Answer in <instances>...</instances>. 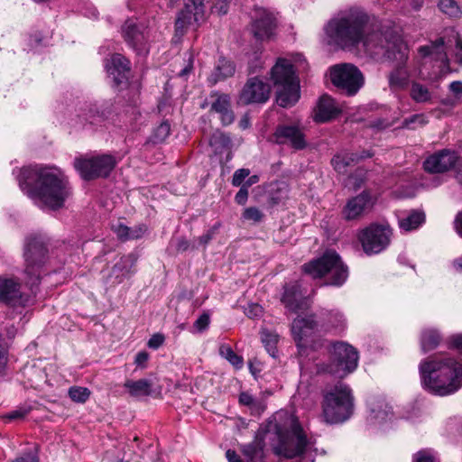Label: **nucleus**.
Listing matches in <instances>:
<instances>
[{
	"label": "nucleus",
	"instance_id": "nucleus-19",
	"mask_svg": "<svg viewBox=\"0 0 462 462\" xmlns=\"http://www.w3.org/2000/svg\"><path fill=\"white\" fill-rule=\"evenodd\" d=\"M184 7L178 13L175 21V32L183 35L192 22H199L204 14V3L199 0H183Z\"/></svg>",
	"mask_w": 462,
	"mask_h": 462
},
{
	"label": "nucleus",
	"instance_id": "nucleus-46",
	"mask_svg": "<svg viewBox=\"0 0 462 462\" xmlns=\"http://www.w3.org/2000/svg\"><path fill=\"white\" fill-rule=\"evenodd\" d=\"M242 217L245 220L253 221L254 223H259L263 219L264 215L256 207H249L244 210Z\"/></svg>",
	"mask_w": 462,
	"mask_h": 462
},
{
	"label": "nucleus",
	"instance_id": "nucleus-63",
	"mask_svg": "<svg viewBox=\"0 0 462 462\" xmlns=\"http://www.w3.org/2000/svg\"><path fill=\"white\" fill-rule=\"evenodd\" d=\"M356 157H357V163L364 160V159H366V158H371L373 157L374 155V152H372L371 151L369 150H363L362 152H355Z\"/></svg>",
	"mask_w": 462,
	"mask_h": 462
},
{
	"label": "nucleus",
	"instance_id": "nucleus-44",
	"mask_svg": "<svg viewBox=\"0 0 462 462\" xmlns=\"http://www.w3.org/2000/svg\"><path fill=\"white\" fill-rule=\"evenodd\" d=\"M427 120L422 114H415L405 118L402 123V128L415 129L416 125L422 126L427 124Z\"/></svg>",
	"mask_w": 462,
	"mask_h": 462
},
{
	"label": "nucleus",
	"instance_id": "nucleus-49",
	"mask_svg": "<svg viewBox=\"0 0 462 462\" xmlns=\"http://www.w3.org/2000/svg\"><path fill=\"white\" fill-rule=\"evenodd\" d=\"M249 174L250 171L248 169L243 168L236 170L232 178V185L235 187L242 186Z\"/></svg>",
	"mask_w": 462,
	"mask_h": 462
},
{
	"label": "nucleus",
	"instance_id": "nucleus-57",
	"mask_svg": "<svg viewBox=\"0 0 462 462\" xmlns=\"http://www.w3.org/2000/svg\"><path fill=\"white\" fill-rule=\"evenodd\" d=\"M149 354L146 351L138 352L135 356L134 363L138 366L143 367L148 361Z\"/></svg>",
	"mask_w": 462,
	"mask_h": 462
},
{
	"label": "nucleus",
	"instance_id": "nucleus-56",
	"mask_svg": "<svg viewBox=\"0 0 462 462\" xmlns=\"http://www.w3.org/2000/svg\"><path fill=\"white\" fill-rule=\"evenodd\" d=\"M449 344L451 347L456 348L462 354V334L450 337Z\"/></svg>",
	"mask_w": 462,
	"mask_h": 462
},
{
	"label": "nucleus",
	"instance_id": "nucleus-34",
	"mask_svg": "<svg viewBox=\"0 0 462 462\" xmlns=\"http://www.w3.org/2000/svg\"><path fill=\"white\" fill-rule=\"evenodd\" d=\"M357 163V157L354 152H344L335 154L331 159L333 169L339 174H345L348 167Z\"/></svg>",
	"mask_w": 462,
	"mask_h": 462
},
{
	"label": "nucleus",
	"instance_id": "nucleus-20",
	"mask_svg": "<svg viewBox=\"0 0 462 462\" xmlns=\"http://www.w3.org/2000/svg\"><path fill=\"white\" fill-rule=\"evenodd\" d=\"M20 283L13 278H0V302L17 307L28 304L29 296L20 291Z\"/></svg>",
	"mask_w": 462,
	"mask_h": 462
},
{
	"label": "nucleus",
	"instance_id": "nucleus-8",
	"mask_svg": "<svg viewBox=\"0 0 462 462\" xmlns=\"http://www.w3.org/2000/svg\"><path fill=\"white\" fill-rule=\"evenodd\" d=\"M387 48L378 57L383 56L388 59L394 60L396 65L388 75L389 87L392 90L404 89L410 80V72L406 68L408 60V50L400 37L396 34L390 33L388 38Z\"/></svg>",
	"mask_w": 462,
	"mask_h": 462
},
{
	"label": "nucleus",
	"instance_id": "nucleus-52",
	"mask_svg": "<svg viewBox=\"0 0 462 462\" xmlns=\"http://www.w3.org/2000/svg\"><path fill=\"white\" fill-rule=\"evenodd\" d=\"M414 462H435L434 457L430 450L422 449L413 456Z\"/></svg>",
	"mask_w": 462,
	"mask_h": 462
},
{
	"label": "nucleus",
	"instance_id": "nucleus-30",
	"mask_svg": "<svg viewBox=\"0 0 462 462\" xmlns=\"http://www.w3.org/2000/svg\"><path fill=\"white\" fill-rule=\"evenodd\" d=\"M236 71L235 63L225 57H219L213 71L211 72L208 81L211 85H215L219 81L225 80L232 77Z\"/></svg>",
	"mask_w": 462,
	"mask_h": 462
},
{
	"label": "nucleus",
	"instance_id": "nucleus-59",
	"mask_svg": "<svg viewBox=\"0 0 462 462\" xmlns=\"http://www.w3.org/2000/svg\"><path fill=\"white\" fill-rule=\"evenodd\" d=\"M226 457L228 462H244L243 459L237 455L235 450L228 449L226 452Z\"/></svg>",
	"mask_w": 462,
	"mask_h": 462
},
{
	"label": "nucleus",
	"instance_id": "nucleus-29",
	"mask_svg": "<svg viewBox=\"0 0 462 462\" xmlns=\"http://www.w3.org/2000/svg\"><path fill=\"white\" fill-rule=\"evenodd\" d=\"M209 145L213 148L216 154L226 152V162L232 159V140L228 134L219 130L214 132L209 138Z\"/></svg>",
	"mask_w": 462,
	"mask_h": 462
},
{
	"label": "nucleus",
	"instance_id": "nucleus-15",
	"mask_svg": "<svg viewBox=\"0 0 462 462\" xmlns=\"http://www.w3.org/2000/svg\"><path fill=\"white\" fill-rule=\"evenodd\" d=\"M273 140L279 145H289L296 151L308 146L303 127L297 124L278 125L273 134Z\"/></svg>",
	"mask_w": 462,
	"mask_h": 462
},
{
	"label": "nucleus",
	"instance_id": "nucleus-61",
	"mask_svg": "<svg viewBox=\"0 0 462 462\" xmlns=\"http://www.w3.org/2000/svg\"><path fill=\"white\" fill-rule=\"evenodd\" d=\"M239 402L245 405L250 406L254 402V398L249 393H242L239 396Z\"/></svg>",
	"mask_w": 462,
	"mask_h": 462
},
{
	"label": "nucleus",
	"instance_id": "nucleus-64",
	"mask_svg": "<svg viewBox=\"0 0 462 462\" xmlns=\"http://www.w3.org/2000/svg\"><path fill=\"white\" fill-rule=\"evenodd\" d=\"M456 179L458 181V183L462 186V156H461V160L459 161V162L457 166Z\"/></svg>",
	"mask_w": 462,
	"mask_h": 462
},
{
	"label": "nucleus",
	"instance_id": "nucleus-37",
	"mask_svg": "<svg viewBox=\"0 0 462 462\" xmlns=\"http://www.w3.org/2000/svg\"><path fill=\"white\" fill-rule=\"evenodd\" d=\"M278 340L279 336L277 334L270 332L268 330H263L262 332V342L268 354L273 358H276L277 356Z\"/></svg>",
	"mask_w": 462,
	"mask_h": 462
},
{
	"label": "nucleus",
	"instance_id": "nucleus-53",
	"mask_svg": "<svg viewBox=\"0 0 462 462\" xmlns=\"http://www.w3.org/2000/svg\"><path fill=\"white\" fill-rule=\"evenodd\" d=\"M164 336L162 334L157 333L152 336L149 339L147 346L152 349L159 348L164 342Z\"/></svg>",
	"mask_w": 462,
	"mask_h": 462
},
{
	"label": "nucleus",
	"instance_id": "nucleus-35",
	"mask_svg": "<svg viewBox=\"0 0 462 462\" xmlns=\"http://www.w3.org/2000/svg\"><path fill=\"white\" fill-rule=\"evenodd\" d=\"M440 342V336L435 329H425L420 336V347L423 353L435 349Z\"/></svg>",
	"mask_w": 462,
	"mask_h": 462
},
{
	"label": "nucleus",
	"instance_id": "nucleus-16",
	"mask_svg": "<svg viewBox=\"0 0 462 462\" xmlns=\"http://www.w3.org/2000/svg\"><path fill=\"white\" fill-rule=\"evenodd\" d=\"M123 35L138 55H146L149 52L147 28L143 23L132 19L125 21Z\"/></svg>",
	"mask_w": 462,
	"mask_h": 462
},
{
	"label": "nucleus",
	"instance_id": "nucleus-27",
	"mask_svg": "<svg viewBox=\"0 0 462 462\" xmlns=\"http://www.w3.org/2000/svg\"><path fill=\"white\" fill-rule=\"evenodd\" d=\"M340 112V109L336 106L335 100L328 95H323L314 109L313 119L317 123H326L337 117Z\"/></svg>",
	"mask_w": 462,
	"mask_h": 462
},
{
	"label": "nucleus",
	"instance_id": "nucleus-25",
	"mask_svg": "<svg viewBox=\"0 0 462 462\" xmlns=\"http://www.w3.org/2000/svg\"><path fill=\"white\" fill-rule=\"evenodd\" d=\"M135 263L136 258L134 254L123 255L110 270L106 276V283L109 286H116L123 282L130 274L131 269L134 266Z\"/></svg>",
	"mask_w": 462,
	"mask_h": 462
},
{
	"label": "nucleus",
	"instance_id": "nucleus-3",
	"mask_svg": "<svg viewBox=\"0 0 462 462\" xmlns=\"http://www.w3.org/2000/svg\"><path fill=\"white\" fill-rule=\"evenodd\" d=\"M421 384L430 393L445 396L462 386V362L443 354H435L419 365Z\"/></svg>",
	"mask_w": 462,
	"mask_h": 462
},
{
	"label": "nucleus",
	"instance_id": "nucleus-38",
	"mask_svg": "<svg viewBox=\"0 0 462 462\" xmlns=\"http://www.w3.org/2000/svg\"><path fill=\"white\" fill-rule=\"evenodd\" d=\"M410 95L417 103H425L431 98V94L428 88L418 82L411 84Z\"/></svg>",
	"mask_w": 462,
	"mask_h": 462
},
{
	"label": "nucleus",
	"instance_id": "nucleus-26",
	"mask_svg": "<svg viewBox=\"0 0 462 462\" xmlns=\"http://www.w3.org/2000/svg\"><path fill=\"white\" fill-rule=\"evenodd\" d=\"M211 98H215L211 104L210 110L220 115V120L223 125H229L235 120V115L231 108V97L228 94L213 91L210 94Z\"/></svg>",
	"mask_w": 462,
	"mask_h": 462
},
{
	"label": "nucleus",
	"instance_id": "nucleus-7",
	"mask_svg": "<svg viewBox=\"0 0 462 462\" xmlns=\"http://www.w3.org/2000/svg\"><path fill=\"white\" fill-rule=\"evenodd\" d=\"M322 411L327 423L337 424L347 420L354 411L351 389L344 383L336 384L324 394Z\"/></svg>",
	"mask_w": 462,
	"mask_h": 462
},
{
	"label": "nucleus",
	"instance_id": "nucleus-23",
	"mask_svg": "<svg viewBox=\"0 0 462 462\" xmlns=\"http://www.w3.org/2000/svg\"><path fill=\"white\" fill-rule=\"evenodd\" d=\"M106 70L116 87L123 88L127 86L131 69L130 61L125 57L119 53L114 54L106 65Z\"/></svg>",
	"mask_w": 462,
	"mask_h": 462
},
{
	"label": "nucleus",
	"instance_id": "nucleus-41",
	"mask_svg": "<svg viewBox=\"0 0 462 462\" xmlns=\"http://www.w3.org/2000/svg\"><path fill=\"white\" fill-rule=\"evenodd\" d=\"M170 245L173 246L177 253H184L189 249L196 250L199 248V245H197L195 244L194 240L192 243H190L184 236H178V237L172 238L170 242Z\"/></svg>",
	"mask_w": 462,
	"mask_h": 462
},
{
	"label": "nucleus",
	"instance_id": "nucleus-11",
	"mask_svg": "<svg viewBox=\"0 0 462 462\" xmlns=\"http://www.w3.org/2000/svg\"><path fill=\"white\" fill-rule=\"evenodd\" d=\"M116 165V158L110 154L76 158L74 167L85 180L106 178Z\"/></svg>",
	"mask_w": 462,
	"mask_h": 462
},
{
	"label": "nucleus",
	"instance_id": "nucleus-40",
	"mask_svg": "<svg viewBox=\"0 0 462 462\" xmlns=\"http://www.w3.org/2000/svg\"><path fill=\"white\" fill-rule=\"evenodd\" d=\"M219 353L235 367L241 368L243 366V357L236 355L229 346L222 345Z\"/></svg>",
	"mask_w": 462,
	"mask_h": 462
},
{
	"label": "nucleus",
	"instance_id": "nucleus-54",
	"mask_svg": "<svg viewBox=\"0 0 462 462\" xmlns=\"http://www.w3.org/2000/svg\"><path fill=\"white\" fill-rule=\"evenodd\" d=\"M229 4L222 0H217L212 7V12L224 15L228 12Z\"/></svg>",
	"mask_w": 462,
	"mask_h": 462
},
{
	"label": "nucleus",
	"instance_id": "nucleus-31",
	"mask_svg": "<svg viewBox=\"0 0 462 462\" xmlns=\"http://www.w3.org/2000/svg\"><path fill=\"white\" fill-rule=\"evenodd\" d=\"M264 441L255 438L252 442L240 446V451L245 457L246 462H263Z\"/></svg>",
	"mask_w": 462,
	"mask_h": 462
},
{
	"label": "nucleus",
	"instance_id": "nucleus-48",
	"mask_svg": "<svg viewBox=\"0 0 462 462\" xmlns=\"http://www.w3.org/2000/svg\"><path fill=\"white\" fill-rule=\"evenodd\" d=\"M146 231L147 226L143 224L136 225L131 227L128 226L126 241L139 239L143 236Z\"/></svg>",
	"mask_w": 462,
	"mask_h": 462
},
{
	"label": "nucleus",
	"instance_id": "nucleus-32",
	"mask_svg": "<svg viewBox=\"0 0 462 462\" xmlns=\"http://www.w3.org/2000/svg\"><path fill=\"white\" fill-rule=\"evenodd\" d=\"M124 387L128 389L129 394L135 398L150 396L152 394V383L147 379L137 381L126 380Z\"/></svg>",
	"mask_w": 462,
	"mask_h": 462
},
{
	"label": "nucleus",
	"instance_id": "nucleus-6",
	"mask_svg": "<svg viewBox=\"0 0 462 462\" xmlns=\"http://www.w3.org/2000/svg\"><path fill=\"white\" fill-rule=\"evenodd\" d=\"M294 73L292 64L285 59H279L270 72L277 88L276 103L284 108L294 106L300 97V85Z\"/></svg>",
	"mask_w": 462,
	"mask_h": 462
},
{
	"label": "nucleus",
	"instance_id": "nucleus-12",
	"mask_svg": "<svg viewBox=\"0 0 462 462\" xmlns=\"http://www.w3.org/2000/svg\"><path fill=\"white\" fill-rule=\"evenodd\" d=\"M392 234L388 225L371 224L360 231L358 240L366 254H376L390 245Z\"/></svg>",
	"mask_w": 462,
	"mask_h": 462
},
{
	"label": "nucleus",
	"instance_id": "nucleus-58",
	"mask_svg": "<svg viewBox=\"0 0 462 462\" xmlns=\"http://www.w3.org/2000/svg\"><path fill=\"white\" fill-rule=\"evenodd\" d=\"M12 462H39V459L36 456L28 452V453H24L21 457H16Z\"/></svg>",
	"mask_w": 462,
	"mask_h": 462
},
{
	"label": "nucleus",
	"instance_id": "nucleus-2",
	"mask_svg": "<svg viewBox=\"0 0 462 462\" xmlns=\"http://www.w3.org/2000/svg\"><path fill=\"white\" fill-rule=\"evenodd\" d=\"M17 180L21 189L51 210L62 208L72 189L68 178L59 169L42 165L23 167Z\"/></svg>",
	"mask_w": 462,
	"mask_h": 462
},
{
	"label": "nucleus",
	"instance_id": "nucleus-4",
	"mask_svg": "<svg viewBox=\"0 0 462 462\" xmlns=\"http://www.w3.org/2000/svg\"><path fill=\"white\" fill-rule=\"evenodd\" d=\"M271 430L275 431L279 439L273 448L276 455L285 458H294L305 453L308 439L296 417L286 415L283 424L275 422L270 426Z\"/></svg>",
	"mask_w": 462,
	"mask_h": 462
},
{
	"label": "nucleus",
	"instance_id": "nucleus-33",
	"mask_svg": "<svg viewBox=\"0 0 462 462\" xmlns=\"http://www.w3.org/2000/svg\"><path fill=\"white\" fill-rule=\"evenodd\" d=\"M424 222L425 214L420 210H411L407 216L400 217L398 220L399 227L405 232L419 228Z\"/></svg>",
	"mask_w": 462,
	"mask_h": 462
},
{
	"label": "nucleus",
	"instance_id": "nucleus-18",
	"mask_svg": "<svg viewBox=\"0 0 462 462\" xmlns=\"http://www.w3.org/2000/svg\"><path fill=\"white\" fill-rule=\"evenodd\" d=\"M277 26L274 14L263 7H255L252 32L258 41L270 40Z\"/></svg>",
	"mask_w": 462,
	"mask_h": 462
},
{
	"label": "nucleus",
	"instance_id": "nucleus-62",
	"mask_svg": "<svg viewBox=\"0 0 462 462\" xmlns=\"http://www.w3.org/2000/svg\"><path fill=\"white\" fill-rule=\"evenodd\" d=\"M454 224L457 232L462 237V211L457 215Z\"/></svg>",
	"mask_w": 462,
	"mask_h": 462
},
{
	"label": "nucleus",
	"instance_id": "nucleus-10",
	"mask_svg": "<svg viewBox=\"0 0 462 462\" xmlns=\"http://www.w3.org/2000/svg\"><path fill=\"white\" fill-rule=\"evenodd\" d=\"M329 353L330 357L325 367L326 372L343 378L356 369L358 353L352 346L345 342H336L331 345Z\"/></svg>",
	"mask_w": 462,
	"mask_h": 462
},
{
	"label": "nucleus",
	"instance_id": "nucleus-55",
	"mask_svg": "<svg viewBox=\"0 0 462 462\" xmlns=\"http://www.w3.org/2000/svg\"><path fill=\"white\" fill-rule=\"evenodd\" d=\"M240 189L235 197V201L238 205H245L248 199V189L244 186H239Z\"/></svg>",
	"mask_w": 462,
	"mask_h": 462
},
{
	"label": "nucleus",
	"instance_id": "nucleus-50",
	"mask_svg": "<svg viewBox=\"0 0 462 462\" xmlns=\"http://www.w3.org/2000/svg\"><path fill=\"white\" fill-rule=\"evenodd\" d=\"M111 229L116 235L117 238L123 242L126 241L128 226L121 222L112 224Z\"/></svg>",
	"mask_w": 462,
	"mask_h": 462
},
{
	"label": "nucleus",
	"instance_id": "nucleus-51",
	"mask_svg": "<svg viewBox=\"0 0 462 462\" xmlns=\"http://www.w3.org/2000/svg\"><path fill=\"white\" fill-rule=\"evenodd\" d=\"M210 323V317L208 313L204 312L194 322V327L199 332L206 330Z\"/></svg>",
	"mask_w": 462,
	"mask_h": 462
},
{
	"label": "nucleus",
	"instance_id": "nucleus-36",
	"mask_svg": "<svg viewBox=\"0 0 462 462\" xmlns=\"http://www.w3.org/2000/svg\"><path fill=\"white\" fill-rule=\"evenodd\" d=\"M170 133L171 125L167 120H164L153 129L149 140L154 144L162 143L170 135Z\"/></svg>",
	"mask_w": 462,
	"mask_h": 462
},
{
	"label": "nucleus",
	"instance_id": "nucleus-60",
	"mask_svg": "<svg viewBox=\"0 0 462 462\" xmlns=\"http://www.w3.org/2000/svg\"><path fill=\"white\" fill-rule=\"evenodd\" d=\"M449 89L455 95H462V81H453L449 85Z\"/></svg>",
	"mask_w": 462,
	"mask_h": 462
},
{
	"label": "nucleus",
	"instance_id": "nucleus-1",
	"mask_svg": "<svg viewBox=\"0 0 462 462\" xmlns=\"http://www.w3.org/2000/svg\"><path fill=\"white\" fill-rule=\"evenodd\" d=\"M329 41L339 48L353 49L363 43L372 56H379L387 48L388 32L373 28L369 15L361 10H350L340 17L331 19L326 26Z\"/></svg>",
	"mask_w": 462,
	"mask_h": 462
},
{
	"label": "nucleus",
	"instance_id": "nucleus-39",
	"mask_svg": "<svg viewBox=\"0 0 462 462\" xmlns=\"http://www.w3.org/2000/svg\"><path fill=\"white\" fill-rule=\"evenodd\" d=\"M438 6L443 14L449 17L457 18L461 14L460 7L455 0H440Z\"/></svg>",
	"mask_w": 462,
	"mask_h": 462
},
{
	"label": "nucleus",
	"instance_id": "nucleus-17",
	"mask_svg": "<svg viewBox=\"0 0 462 462\" xmlns=\"http://www.w3.org/2000/svg\"><path fill=\"white\" fill-rule=\"evenodd\" d=\"M461 160L455 151L443 149L430 155L423 162V168L430 173H443L450 169H455L457 175V166Z\"/></svg>",
	"mask_w": 462,
	"mask_h": 462
},
{
	"label": "nucleus",
	"instance_id": "nucleus-24",
	"mask_svg": "<svg viewBox=\"0 0 462 462\" xmlns=\"http://www.w3.org/2000/svg\"><path fill=\"white\" fill-rule=\"evenodd\" d=\"M281 301L284 307L291 312L296 313L303 309L304 293L301 290V285L298 281L290 282L284 284Z\"/></svg>",
	"mask_w": 462,
	"mask_h": 462
},
{
	"label": "nucleus",
	"instance_id": "nucleus-47",
	"mask_svg": "<svg viewBox=\"0 0 462 462\" xmlns=\"http://www.w3.org/2000/svg\"><path fill=\"white\" fill-rule=\"evenodd\" d=\"M220 226V223L215 224L212 227H210L206 234L199 236L198 238L194 239L195 244L198 243L199 245L203 246L204 248L208 245V243L214 238L216 234L217 233V230Z\"/></svg>",
	"mask_w": 462,
	"mask_h": 462
},
{
	"label": "nucleus",
	"instance_id": "nucleus-42",
	"mask_svg": "<svg viewBox=\"0 0 462 462\" xmlns=\"http://www.w3.org/2000/svg\"><path fill=\"white\" fill-rule=\"evenodd\" d=\"M69 396L73 402L84 403L88 400L90 391L86 387L73 386L69 390Z\"/></svg>",
	"mask_w": 462,
	"mask_h": 462
},
{
	"label": "nucleus",
	"instance_id": "nucleus-45",
	"mask_svg": "<svg viewBox=\"0 0 462 462\" xmlns=\"http://www.w3.org/2000/svg\"><path fill=\"white\" fill-rule=\"evenodd\" d=\"M444 45V40L442 38L438 39L435 43L431 46H420L419 48V52L422 57H429L433 54H440L441 48Z\"/></svg>",
	"mask_w": 462,
	"mask_h": 462
},
{
	"label": "nucleus",
	"instance_id": "nucleus-5",
	"mask_svg": "<svg viewBox=\"0 0 462 462\" xmlns=\"http://www.w3.org/2000/svg\"><path fill=\"white\" fill-rule=\"evenodd\" d=\"M305 274L313 279L327 276L325 285L339 287L347 279L348 270L343 263L339 254L333 251H326L320 257L313 259L302 266Z\"/></svg>",
	"mask_w": 462,
	"mask_h": 462
},
{
	"label": "nucleus",
	"instance_id": "nucleus-13",
	"mask_svg": "<svg viewBox=\"0 0 462 462\" xmlns=\"http://www.w3.org/2000/svg\"><path fill=\"white\" fill-rule=\"evenodd\" d=\"M330 79L335 87L348 96L356 94L364 83L361 71L355 65L348 63L331 67Z\"/></svg>",
	"mask_w": 462,
	"mask_h": 462
},
{
	"label": "nucleus",
	"instance_id": "nucleus-14",
	"mask_svg": "<svg viewBox=\"0 0 462 462\" xmlns=\"http://www.w3.org/2000/svg\"><path fill=\"white\" fill-rule=\"evenodd\" d=\"M271 86L259 77L249 78L241 89L237 104L248 106L251 104H265L271 97Z\"/></svg>",
	"mask_w": 462,
	"mask_h": 462
},
{
	"label": "nucleus",
	"instance_id": "nucleus-43",
	"mask_svg": "<svg viewBox=\"0 0 462 462\" xmlns=\"http://www.w3.org/2000/svg\"><path fill=\"white\" fill-rule=\"evenodd\" d=\"M33 410V406L29 403H23L17 407L15 410L8 412L5 418L12 420H22L27 414H29Z\"/></svg>",
	"mask_w": 462,
	"mask_h": 462
},
{
	"label": "nucleus",
	"instance_id": "nucleus-9",
	"mask_svg": "<svg viewBox=\"0 0 462 462\" xmlns=\"http://www.w3.org/2000/svg\"><path fill=\"white\" fill-rule=\"evenodd\" d=\"M24 259L26 263L25 273L28 276L27 284L32 293L41 282V267L46 263L48 248L41 236H32L27 239L24 247Z\"/></svg>",
	"mask_w": 462,
	"mask_h": 462
},
{
	"label": "nucleus",
	"instance_id": "nucleus-21",
	"mask_svg": "<svg viewBox=\"0 0 462 462\" xmlns=\"http://www.w3.org/2000/svg\"><path fill=\"white\" fill-rule=\"evenodd\" d=\"M374 199L369 189H365L357 196L350 199L342 210L346 220H354L373 208Z\"/></svg>",
	"mask_w": 462,
	"mask_h": 462
},
{
	"label": "nucleus",
	"instance_id": "nucleus-28",
	"mask_svg": "<svg viewBox=\"0 0 462 462\" xmlns=\"http://www.w3.org/2000/svg\"><path fill=\"white\" fill-rule=\"evenodd\" d=\"M115 102L112 99L104 100L100 103L89 104L87 112V120L90 124L106 120L114 112Z\"/></svg>",
	"mask_w": 462,
	"mask_h": 462
},
{
	"label": "nucleus",
	"instance_id": "nucleus-22",
	"mask_svg": "<svg viewBox=\"0 0 462 462\" xmlns=\"http://www.w3.org/2000/svg\"><path fill=\"white\" fill-rule=\"evenodd\" d=\"M317 321L313 315L304 318H296L291 324V333L294 341L299 349H304L308 346L309 337H310L317 328Z\"/></svg>",
	"mask_w": 462,
	"mask_h": 462
}]
</instances>
